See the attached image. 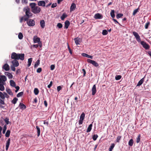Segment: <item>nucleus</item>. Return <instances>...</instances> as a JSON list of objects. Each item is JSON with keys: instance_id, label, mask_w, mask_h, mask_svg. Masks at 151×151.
<instances>
[{"instance_id": "48", "label": "nucleus", "mask_w": 151, "mask_h": 151, "mask_svg": "<svg viewBox=\"0 0 151 151\" xmlns=\"http://www.w3.org/2000/svg\"><path fill=\"white\" fill-rule=\"evenodd\" d=\"M98 136L97 134H94L92 137V138L93 140L95 141L96 140Z\"/></svg>"}, {"instance_id": "55", "label": "nucleus", "mask_w": 151, "mask_h": 151, "mask_svg": "<svg viewBox=\"0 0 151 151\" xmlns=\"http://www.w3.org/2000/svg\"><path fill=\"white\" fill-rule=\"evenodd\" d=\"M122 137L121 136H118L116 139V141L117 142H119L120 140Z\"/></svg>"}, {"instance_id": "31", "label": "nucleus", "mask_w": 151, "mask_h": 151, "mask_svg": "<svg viewBox=\"0 0 151 151\" xmlns=\"http://www.w3.org/2000/svg\"><path fill=\"white\" fill-rule=\"evenodd\" d=\"M10 85L12 87H15L16 86V83L15 82L12 80H11L10 81Z\"/></svg>"}, {"instance_id": "34", "label": "nucleus", "mask_w": 151, "mask_h": 151, "mask_svg": "<svg viewBox=\"0 0 151 151\" xmlns=\"http://www.w3.org/2000/svg\"><path fill=\"white\" fill-rule=\"evenodd\" d=\"M18 100V99L16 97H14L13 100L12 101V103L14 104L16 103L17 101Z\"/></svg>"}, {"instance_id": "10", "label": "nucleus", "mask_w": 151, "mask_h": 151, "mask_svg": "<svg viewBox=\"0 0 151 151\" xmlns=\"http://www.w3.org/2000/svg\"><path fill=\"white\" fill-rule=\"evenodd\" d=\"M12 65L15 66L17 67L19 65V63L17 60H13L12 61Z\"/></svg>"}, {"instance_id": "44", "label": "nucleus", "mask_w": 151, "mask_h": 151, "mask_svg": "<svg viewBox=\"0 0 151 151\" xmlns=\"http://www.w3.org/2000/svg\"><path fill=\"white\" fill-rule=\"evenodd\" d=\"M102 34L104 35H105L108 34V32L106 29H104L103 30Z\"/></svg>"}, {"instance_id": "15", "label": "nucleus", "mask_w": 151, "mask_h": 151, "mask_svg": "<svg viewBox=\"0 0 151 151\" xmlns=\"http://www.w3.org/2000/svg\"><path fill=\"white\" fill-rule=\"evenodd\" d=\"M38 5L40 6H45V2L44 1H39L38 2Z\"/></svg>"}, {"instance_id": "24", "label": "nucleus", "mask_w": 151, "mask_h": 151, "mask_svg": "<svg viewBox=\"0 0 151 151\" xmlns=\"http://www.w3.org/2000/svg\"><path fill=\"white\" fill-rule=\"evenodd\" d=\"M82 55L84 57H86L88 58H90L91 59L93 58V56H92L89 55L88 54L86 53H83L82 54Z\"/></svg>"}, {"instance_id": "39", "label": "nucleus", "mask_w": 151, "mask_h": 151, "mask_svg": "<svg viewBox=\"0 0 151 151\" xmlns=\"http://www.w3.org/2000/svg\"><path fill=\"white\" fill-rule=\"evenodd\" d=\"M10 133V131L9 130H7L5 134V136L6 137H9V136Z\"/></svg>"}, {"instance_id": "11", "label": "nucleus", "mask_w": 151, "mask_h": 151, "mask_svg": "<svg viewBox=\"0 0 151 151\" xmlns=\"http://www.w3.org/2000/svg\"><path fill=\"white\" fill-rule=\"evenodd\" d=\"M96 92V89L95 85H93L92 89V94L94 95Z\"/></svg>"}, {"instance_id": "9", "label": "nucleus", "mask_w": 151, "mask_h": 151, "mask_svg": "<svg viewBox=\"0 0 151 151\" xmlns=\"http://www.w3.org/2000/svg\"><path fill=\"white\" fill-rule=\"evenodd\" d=\"M94 17L96 19H101L103 18V16L101 14L98 13L95 14Z\"/></svg>"}, {"instance_id": "50", "label": "nucleus", "mask_w": 151, "mask_h": 151, "mask_svg": "<svg viewBox=\"0 0 151 151\" xmlns=\"http://www.w3.org/2000/svg\"><path fill=\"white\" fill-rule=\"evenodd\" d=\"M24 94V93L23 92H21L19 93H18L17 95V97H19L22 96Z\"/></svg>"}, {"instance_id": "49", "label": "nucleus", "mask_w": 151, "mask_h": 151, "mask_svg": "<svg viewBox=\"0 0 151 151\" xmlns=\"http://www.w3.org/2000/svg\"><path fill=\"white\" fill-rule=\"evenodd\" d=\"M57 27H58L59 28H61L63 27L62 24L60 23H58L57 25Z\"/></svg>"}, {"instance_id": "21", "label": "nucleus", "mask_w": 151, "mask_h": 151, "mask_svg": "<svg viewBox=\"0 0 151 151\" xmlns=\"http://www.w3.org/2000/svg\"><path fill=\"white\" fill-rule=\"evenodd\" d=\"M5 74L10 79L12 78H13L12 75L9 72H5Z\"/></svg>"}, {"instance_id": "60", "label": "nucleus", "mask_w": 151, "mask_h": 151, "mask_svg": "<svg viewBox=\"0 0 151 151\" xmlns=\"http://www.w3.org/2000/svg\"><path fill=\"white\" fill-rule=\"evenodd\" d=\"M55 68V65H52L50 66V69L53 70Z\"/></svg>"}, {"instance_id": "53", "label": "nucleus", "mask_w": 151, "mask_h": 151, "mask_svg": "<svg viewBox=\"0 0 151 151\" xmlns=\"http://www.w3.org/2000/svg\"><path fill=\"white\" fill-rule=\"evenodd\" d=\"M6 125H4V127L3 129V131H2V133L3 134H4L5 133L6 131Z\"/></svg>"}, {"instance_id": "7", "label": "nucleus", "mask_w": 151, "mask_h": 151, "mask_svg": "<svg viewBox=\"0 0 151 151\" xmlns=\"http://www.w3.org/2000/svg\"><path fill=\"white\" fill-rule=\"evenodd\" d=\"M17 60H23L24 59V53H18Z\"/></svg>"}, {"instance_id": "30", "label": "nucleus", "mask_w": 151, "mask_h": 151, "mask_svg": "<svg viewBox=\"0 0 151 151\" xmlns=\"http://www.w3.org/2000/svg\"><path fill=\"white\" fill-rule=\"evenodd\" d=\"M32 58H31L28 59V64L27 65V66L28 67H29L31 65V63L32 62Z\"/></svg>"}, {"instance_id": "25", "label": "nucleus", "mask_w": 151, "mask_h": 151, "mask_svg": "<svg viewBox=\"0 0 151 151\" xmlns=\"http://www.w3.org/2000/svg\"><path fill=\"white\" fill-rule=\"evenodd\" d=\"M0 78L1 79L2 81L3 82V83L4 82H5L6 81V78L5 76H0Z\"/></svg>"}, {"instance_id": "14", "label": "nucleus", "mask_w": 151, "mask_h": 151, "mask_svg": "<svg viewBox=\"0 0 151 151\" xmlns=\"http://www.w3.org/2000/svg\"><path fill=\"white\" fill-rule=\"evenodd\" d=\"M33 40L35 43H39L40 42V39L37 36H35L33 38Z\"/></svg>"}, {"instance_id": "35", "label": "nucleus", "mask_w": 151, "mask_h": 151, "mask_svg": "<svg viewBox=\"0 0 151 151\" xmlns=\"http://www.w3.org/2000/svg\"><path fill=\"white\" fill-rule=\"evenodd\" d=\"M40 60H37L34 65L35 68H37V67L40 64Z\"/></svg>"}, {"instance_id": "4", "label": "nucleus", "mask_w": 151, "mask_h": 151, "mask_svg": "<svg viewBox=\"0 0 151 151\" xmlns=\"http://www.w3.org/2000/svg\"><path fill=\"white\" fill-rule=\"evenodd\" d=\"M87 61L88 63L92 64L93 65L96 67H97L99 66L98 63L94 60L88 59H87Z\"/></svg>"}, {"instance_id": "22", "label": "nucleus", "mask_w": 151, "mask_h": 151, "mask_svg": "<svg viewBox=\"0 0 151 151\" xmlns=\"http://www.w3.org/2000/svg\"><path fill=\"white\" fill-rule=\"evenodd\" d=\"M19 106V107L20 109H24L26 108V106L23 103H20Z\"/></svg>"}, {"instance_id": "12", "label": "nucleus", "mask_w": 151, "mask_h": 151, "mask_svg": "<svg viewBox=\"0 0 151 151\" xmlns=\"http://www.w3.org/2000/svg\"><path fill=\"white\" fill-rule=\"evenodd\" d=\"M10 143V139L9 138L8 139L6 144V151H7L8 150Z\"/></svg>"}, {"instance_id": "17", "label": "nucleus", "mask_w": 151, "mask_h": 151, "mask_svg": "<svg viewBox=\"0 0 151 151\" xmlns=\"http://www.w3.org/2000/svg\"><path fill=\"white\" fill-rule=\"evenodd\" d=\"M65 24L64 28L67 29L70 24V22L69 21L67 20L65 22Z\"/></svg>"}, {"instance_id": "64", "label": "nucleus", "mask_w": 151, "mask_h": 151, "mask_svg": "<svg viewBox=\"0 0 151 151\" xmlns=\"http://www.w3.org/2000/svg\"><path fill=\"white\" fill-rule=\"evenodd\" d=\"M113 20L115 22V23L119 25H120V23L116 19L113 18Z\"/></svg>"}, {"instance_id": "18", "label": "nucleus", "mask_w": 151, "mask_h": 151, "mask_svg": "<svg viewBox=\"0 0 151 151\" xmlns=\"http://www.w3.org/2000/svg\"><path fill=\"white\" fill-rule=\"evenodd\" d=\"M76 7L75 4L74 3H72L70 7V11L71 12L74 10L76 8Z\"/></svg>"}, {"instance_id": "41", "label": "nucleus", "mask_w": 151, "mask_h": 151, "mask_svg": "<svg viewBox=\"0 0 151 151\" xmlns=\"http://www.w3.org/2000/svg\"><path fill=\"white\" fill-rule=\"evenodd\" d=\"M133 140L132 139H130L129 142V143H128L129 145L130 146H132L133 145Z\"/></svg>"}, {"instance_id": "2", "label": "nucleus", "mask_w": 151, "mask_h": 151, "mask_svg": "<svg viewBox=\"0 0 151 151\" xmlns=\"http://www.w3.org/2000/svg\"><path fill=\"white\" fill-rule=\"evenodd\" d=\"M132 34L134 36L138 42H140L141 41V39L138 34L135 31H133L132 32Z\"/></svg>"}, {"instance_id": "45", "label": "nucleus", "mask_w": 151, "mask_h": 151, "mask_svg": "<svg viewBox=\"0 0 151 151\" xmlns=\"http://www.w3.org/2000/svg\"><path fill=\"white\" fill-rule=\"evenodd\" d=\"M4 90V87L3 84H0V90L3 91Z\"/></svg>"}, {"instance_id": "23", "label": "nucleus", "mask_w": 151, "mask_h": 151, "mask_svg": "<svg viewBox=\"0 0 151 151\" xmlns=\"http://www.w3.org/2000/svg\"><path fill=\"white\" fill-rule=\"evenodd\" d=\"M40 26L41 27L43 28L45 26V22L44 20H42L40 22Z\"/></svg>"}, {"instance_id": "20", "label": "nucleus", "mask_w": 151, "mask_h": 151, "mask_svg": "<svg viewBox=\"0 0 151 151\" xmlns=\"http://www.w3.org/2000/svg\"><path fill=\"white\" fill-rule=\"evenodd\" d=\"M36 128L37 129V137H39L40 134V128L38 126H36Z\"/></svg>"}, {"instance_id": "51", "label": "nucleus", "mask_w": 151, "mask_h": 151, "mask_svg": "<svg viewBox=\"0 0 151 151\" xmlns=\"http://www.w3.org/2000/svg\"><path fill=\"white\" fill-rule=\"evenodd\" d=\"M63 87V86H58L57 87V91L58 92L60 90H61L62 89Z\"/></svg>"}, {"instance_id": "52", "label": "nucleus", "mask_w": 151, "mask_h": 151, "mask_svg": "<svg viewBox=\"0 0 151 151\" xmlns=\"http://www.w3.org/2000/svg\"><path fill=\"white\" fill-rule=\"evenodd\" d=\"M150 24V22H147L146 23L145 25V28L146 29H147L148 28L149 26V24Z\"/></svg>"}, {"instance_id": "13", "label": "nucleus", "mask_w": 151, "mask_h": 151, "mask_svg": "<svg viewBox=\"0 0 151 151\" xmlns=\"http://www.w3.org/2000/svg\"><path fill=\"white\" fill-rule=\"evenodd\" d=\"M74 40L76 45H78L80 44V42L81 41V39L80 38L77 37L76 38H75Z\"/></svg>"}, {"instance_id": "61", "label": "nucleus", "mask_w": 151, "mask_h": 151, "mask_svg": "<svg viewBox=\"0 0 151 151\" xmlns=\"http://www.w3.org/2000/svg\"><path fill=\"white\" fill-rule=\"evenodd\" d=\"M52 81H51L50 82V84L47 86V87L49 88H50V87L52 86Z\"/></svg>"}, {"instance_id": "26", "label": "nucleus", "mask_w": 151, "mask_h": 151, "mask_svg": "<svg viewBox=\"0 0 151 151\" xmlns=\"http://www.w3.org/2000/svg\"><path fill=\"white\" fill-rule=\"evenodd\" d=\"M30 6L32 10L36 6V4L35 3H32L30 4Z\"/></svg>"}, {"instance_id": "36", "label": "nucleus", "mask_w": 151, "mask_h": 151, "mask_svg": "<svg viewBox=\"0 0 151 151\" xmlns=\"http://www.w3.org/2000/svg\"><path fill=\"white\" fill-rule=\"evenodd\" d=\"M34 92L35 95H37L39 93V91L37 88H35Z\"/></svg>"}, {"instance_id": "33", "label": "nucleus", "mask_w": 151, "mask_h": 151, "mask_svg": "<svg viewBox=\"0 0 151 151\" xmlns=\"http://www.w3.org/2000/svg\"><path fill=\"white\" fill-rule=\"evenodd\" d=\"M115 146V144L114 143L111 144V146L109 148V151H112L113 149Z\"/></svg>"}, {"instance_id": "29", "label": "nucleus", "mask_w": 151, "mask_h": 151, "mask_svg": "<svg viewBox=\"0 0 151 151\" xmlns=\"http://www.w3.org/2000/svg\"><path fill=\"white\" fill-rule=\"evenodd\" d=\"M110 15L111 17L114 18L115 17V11L114 10H113L111 11L110 12Z\"/></svg>"}, {"instance_id": "8", "label": "nucleus", "mask_w": 151, "mask_h": 151, "mask_svg": "<svg viewBox=\"0 0 151 151\" xmlns=\"http://www.w3.org/2000/svg\"><path fill=\"white\" fill-rule=\"evenodd\" d=\"M18 53H16L15 52H13L12 53L11 55V58L12 59L14 60H17Z\"/></svg>"}, {"instance_id": "56", "label": "nucleus", "mask_w": 151, "mask_h": 151, "mask_svg": "<svg viewBox=\"0 0 151 151\" xmlns=\"http://www.w3.org/2000/svg\"><path fill=\"white\" fill-rule=\"evenodd\" d=\"M42 68H39L37 69V72L38 73H40L42 71Z\"/></svg>"}, {"instance_id": "5", "label": "nucleus", "mask_w": 151, "mask_h": 151, "mask_svg": "<svg viewBox=\"0 0 151 151\" xmlns=\"http://www.w3.org/2000/svg\"><path fill=\"white\" fill-rule=\"evenodd\" d=\"M141 44L142 45L143 47L146 50L149 49L150 48V46L147 43L144 41H142L140 42Z\"/></svg>"}, {"instance_id": "16", "label": "nucleus", "mask_w": 151, "mask_h": 151, "mask_svg": "<svg viewBox=\"0 0 151 151\" xmlns=\"http://www.w3.org/2000/svg\"><path fill=\"white\" fill-rule=\"evenodd\" d=\"M3 68L6 71H8L9 70V65L7 64H5L3 66Z\"/></svg>"}, {"instance_id": "40", "label": "nucleus", "mask_w": 151, "mask_h": 151, "mask_svg": "<svg viewBox=\"0 0 151 151\" xmlns=\"http://www.w3.org/2000/svg\"><path fill=\"white\" fill-rule=\"evenodd\" d=\"M139 8H138L137 9H135L133 12V14H132V15H133V16H134L136 14L137 12H138L139 11Z\"/></svg>"}, {"instance_id": "38", "label": "nucleus", "mask_w": 151, "mask_h": 151, "mask_svg": "<svg viewBox=\"0 0 151 151\" xmlns=\"http://www.w3.org/2000/svg\"><path fill=\"white\" fill-rule=\"evenodd\" d=\"M0 97L2 99L4 100L5 99L4 95L2 92L0 91Z\"/></svg>"}, {"instance_id": "27", "label": "nucleus", "mask_w": 151, "mask_h": 151, "mask_svg": "<svg viewBox=\"0 0 151 151\" xmlns=\"http://www.w3.org/2000/svg\"><path fill=\"white\" fill-rule=\"evenodd\" d=\"M92 124H90L87 129L86 132H89L91 131L92 129Z\"/></svg>"}, {"instance_id": "57", "label": "nucleus", "mask_w": 151, "mask_h": 151, "mask_svg": "<svg viewBox=\"0 0 151 151\" xmlns=\"http://www.w3.org/2000/svg\"><path fill=\"white\" fill-rule=\"evenodd\" d=\"M15 67H16L13 65H12L11 67V70L13 71H15L16 69Z\"/></svg>"}, {"instance_id": "46", "label": "nucleus", "mask_w": 151, "mask_h": 151, "mask_svg": "<svg viewBox=\"0 0 151 151\" xmlns=\"http://www.w3.org/2000/svg\"><path fill=\"white\" fill-rule=\"evenodd\" d=\"M123 15V14H118L116 15V17L117 19H119L122 17Z\"/></svg>"}, {"instance_id": "28", "label": "nucleus", "mask_w": 151, "mask_h": 151, "mask_svg": "<svg viewBox=\"0 0 151 151\" xmlns=\"http://www.w3.org/2000/svg\"><path fill=\"white\" fill-rule=\"evenodd\" d=\"M6 91L10 95L12 96L13 95V93L10 89H6Z\"/></svg>"}, {"instance_id": "32", "label": "nucleus", "mask_w": 151, "mask_h": 151, "mask_svg": "<svg viewBox=\"0 0 151 151\" xmlns=\"http://www.w3.org/2000/svg\"><path fill=\"white\" fill-rule=\"evenodd\" d=\"M67 14L65 13H63L62 16L60 18L62 20H64L65 18L67 17Z\"/></svg>"}, {"instance_id": "42", "label": "nucleus", "mask_w": 151, "mask_h": 151, "mask_svg": "<svg viewBox=\"0 0 151 151\" xmlns=\"http://www.w3.org/2000/svg\"><path fill=\"white\" fill-rule=\"evenodd\" d=\"M140 137L141 135L140 134H139L137 138L136 142L137 143H138L139 142L140 139Z\"/></svg>"}, {"instance_id": "63", "label": "nucleus", "mask_w": 151, "mask_h": 151, "mask_svg": "<svg viewBox=\"0 0 151 151\" xmlns=\"http://www.w3.org/2000/svg\"><path fill=\"white\" fill-rule=\"evenodd\" d=\"M4 100L3 99H0V103L1 104H2L4 105L5 104V103L4 101Z\"/></svg>"}, {"instance_id": "59", "label": "nucleus", "mask_w": 151, "mask_h": 151, "mask_svg": "<svg viewBox=\"0 0 151 151\" xmlns=\"http://www.w3.org/2000/svg\"><path fill=\"white\" fill-rule=\"evenodd\" d=\"M9 119L8 118H6L4 120L5 122L6 123V124H9Z\"/></svg>"}, {"instance_id": "62", "label": "nucleus", "mask_w": 151, "mask_h": 151, "mask_svg": "<svg viewBox=\"0 0 151 151\" xmlns=\"http://www.w3.org/2000/svg\"><path fill=\"white\" fill-rule=\"evenodd\" d=\"M57 6V4L56 3H53L52 4L51 6V7L52 8H53L56 7Z\"/></svg>"}, {"instance_id": "1", "label": "nucleus", "mask_w": 151, "mask_h": 151, "mask_svg": "<svg viewBox=\"0 0 151 151\" xmlns=\"http://www.w3.org/2000/svg\"><path fill=\"white\" fill-rule=\"evenodd\" d=\"M23 11L25 12V15L21 17L20 19V22L22 23L23 20L25 21L28 20V19L32 16V14L30 12V9L28 7L24 8Z\"/></svg>"}, {"instance_id": "37", "label": "nucleus", "mask_w": 151, "mask_h": 151, "mask_svg": "<svg viewBox=\"0 0 151 151\" xmlns=\"http://www.w3.org/2000/svg\"><path fill=\"white\" fill-rule=\"evenodd\" d=\"M18 38L19 39L21 40L23 38V35L22 33L21 32H19V33L18 35Z\"/></svg>"}, {"instance_id": "43", "label": "nucleus", "mask_w": 151, "mask_h": 151, "mask_svg": "<svg viewBox=\"0 0 151 151\" xmlns=\"http://www.w3.org/2000/svg\"><path fill=\"white\" fill-rule=\"evenodd\" d=\"M122 76L121 75H116L115 77V79L116 80H118L121 79Z\"/></svg>"}, {"instance_id": "58", "label": "nucleus", "mask_w": 151, "mask_h": 151, "mask_svg": "<svg viewBox=\"0 0 151 151\" xmlns=\"http://www.w3.org/2000/svg\"><path fill=\"white\" fill-rule=\"evenodd\" d=\"M3 93L4 95V97H6L7 98H8L9 97V96L5 92H3Z\"/></svg>"}, {"instance_id": "47", "label": "nucleus", "mask_w": 151, "mask_h": 151, "mask_svg": "<svg viewBox=\"0 0 151 151\" xmlns=\"http://www.w3.org/2000/svg\"><path fill=\"white\" fill-rule=\"evenodd\" d=\"M85 114L83 112L81 114L80 119L83 120L85 117Z\"/></svg>"}, {"instance_id": "6", "label": "nucleus", "mask_w": 151, "mask_h": 151, "mask_svg": "<svg viewBox=\"0 0 151 151\" xmlns=\"http://www.w3.org/2000/svg\"><path fill=\"white\" fill-rule=\"evenodd\" d=\"M27 23L29 26H33L35 24V22L33 20L30 19L29 21H27Z\"/></svg>"}, {"instance_id": "3", "label": "nucleus", "mask_w": 151, "mask_h": 151, "mask_svg": "<svg viewBox=\"0 0 151 151\" xmlns=\"http://www.w3.org/2000/svg\"><path fill=\"white\" fill-rule=\"evenodd\" d=\"M32 12L35 14L39 13L41 11V9L38 6H36L32 10Z\"/></svg>"}, {"instance_id": "19", "label": "nucleus", "mask_w": 151, "mask_h": 151, "mask_svg": "<svg viewBox=\"0 0 151 151\" xmlns=\"http://www.w3.org/2000/svg\"><path fill=\"white\" fill-rule=\"evenodd\" d=\"M144 81V78H143L141 79L138 82L137 86H139L141 85Z\"/></svg>"}, {"instance_id": "54", "label": "nucleus", "mask_w": 151, "mask_h": 151, "mask_svg": "<svg viewBox=\"0 0 151 151\" xmlns=\"http://www.w3.org/2000/svg\"><path fill=\"white\" fill-rule=\"evenodd\" d=\"M68 49L69 52L70 53V54L71 55H72V50L70 48V47L68 45Z\"/></svg>"}]
</instances>
